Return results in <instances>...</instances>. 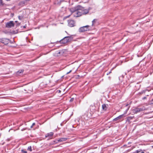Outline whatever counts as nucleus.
Returning a JSON list of instances; mask_svg holds the SVG:
<instances>
[{"label": "nucleus", "instance_id": "31", "mask_svg": "<svg viewBox=\"0 0 153 153\" xmlns=\"http://www.w3.org/2000/svg\"><path fill=\"white\" fill-rule=\"evenodd\" d=\"M24 152L25 153H26V152Z\"/></svg>", "mask_w": 153, "mask_h": 153}, {"label": "nucleus", "instance_id": "25", "mask_svg": "<svg viewBox=\"0 0 153 153\" xmlns=\"http://www.w3.org/2000/svg\"><path fill=\"white\" fill-rule=\"evenodd\" d=\"M128 105V104H127V105H126V106H127Z\"/></svg>", "mask_w": 153, "mask_h": 153}, {"label": "nucleus", "instance_id": "14", "mask_svg": "<svg viewBox=\"0 0 153 153\" xmlns=\"http://www.w3.org/2000/svg\"><path fill=\"white\" fill-rule=\"evenodd\" d=\"M97 20L96 19H94L92 21V26H93L94 24L96 23Z\"/></svg>", "mask_w": 153, "mask_h": 153}, {"label": "nucleus", "instance_id": "16", "mask_svg": "<svg viewBox=\"0 0 153 153\" xmlns=\"http://www.w3.org/2000/svg\"><path fill=\"white\" fill-rule=\"evenodd\" d=\"M28 149L31 152L32 151L31 147V146H29L28 148Z\"/></svg>", "mask_w": 153, "mask_h": 153}, {"label": "nucleus", "instance_id": "32", "mask_svg": "<svg viewBox=\"0 0 153 153\" xmlns=\"http://www.w3.org/2000/svg\"><path fill=\"white\" fill-rule=\"evenodd\" d=\"M152 129L153 130V128H152Z\"/></svg>", "mask_w": 153, "mask_h": 153}, {"label": "nucleus", "instance_id": "1", "mask_svg": "<svg viewBox=\"0 0 153 153\" xmlns=\"http://www.w3.org/2000/svg\"><path fill=\"white\" fill-rule=\"evenodd\" d=\"M83 7L80 5L70 8V10L72 13H73L74 16L75 17H78L82 15L81 10H83Z\"/></svg>", "mask_w": 153, "mask_h": 153}, {"label": "nucleus", "instance_id": "4", "mask_svg": "<svg viewBox=\"0 0 153 153\" xmlns=\"http://www.w3.org/2000/svg\"><path fill=\"white\" fill-rule=\"evenodd\" d=\"M145 109V108L144 107L142 108H136L132 109L133 113L134 114L137 113Z\"/></svg>", "mask_w": 153, "mask_h": 153}, {"label": "nucleus", "instance_id": "2", "mask_svg": "<svg viewBox=\"0 0 153 153\" xmlns=\"http://www.w3.org/2000/svg\"><path fill=\"white\" fill-rule=\"evenodd\" d=\"M72 38L71 36H66L61 40L60 42L62 43L65 44L71 41Z\"/></svg>", "mask_w": 153, "mask_h": 153}, {"label": "nucleus", "instance_id": "22", "mask_svg": "<svg viewBox=\"0 0 153 153\" xmlns=\"http://www.w3.org/2000/svg\"><path fill=\"white\" fill-rule=\"evenodd\" d=\"M140 152V151L139 150H137L135 151V153H138L139 152Z\"/></svg>", "mask_w": 153, "mask_h": 153}, {"label": "nucleus", "instance_id": "15", "mask_svg": "<svg viewBox=\"0 0 153 153\" xmlns=\"http://www.w3.org/2000/svg\"><path fill=\"white\" fill-rule=\"evenodd\" d=\"M4 5V3L3 2L2 0H0V6H2Z\"/></svg>", "mask_w": 153, "mask_h": 153}, {"label": "nucleus", "instance_id": "8", "mask_svg": "<svg viewBox=\"0 0 153 153\" xmlns=\"http://www.w3.org/2000/svg\"><path fill=\"white\" fill-rule=\"evenodd\" d=\"M82 14H86L89 12V10L88 9H84L83 8V10H81Z\"/></svg>", "mask_w": 153, "mask_h": 153}, {"label": "nucleus", "instance_id": "10", "mask_svg": "<svg viewBox=\"0 0 153 153\" xmlns=\"http://www.w3.org/2000/svg\"><path fill=\"white\" fill-rule=\"evenodd\" d=\"M53 134L52 132H50V133L47 134L45 136L46 137H49L52 136Z\"/></svg>", "mask_w": 153, "mask_h": 153}, {"label": "nucleus", "instance_id": "30", "mask_svg": "<svg viewBox=\"0 0 153 153\" xmlns=\"http://www.w3.org/2000/svg\"><path fill=\"white\" fill-rule=\"evenodd\" d=\"M24 152L25 153H26V152Z\"/></svg>", "mask_w": 153, "mask_h": 153}, {"label": "nucleus", "instance_id": "9", "mask_svg": "<svg viewBox=\"0 0 153 153\" xmlns=\"http://www.w3.org/2000/svg\"><path fill=\"white\" fill-rule=\"evenodd\" d=\"M67 139L65 138H61L59 139L58 140V141L59 142H62L63 141H66L67 140Z\"/></svg>", "mask_w": 153, "mask_h": 153}, {"label": "nucleus", "instance_id": "27", "mask_svg": "<svg viewBox=\"0 0 153 153\" xmlns=\"http://www.w3.org/2000/svg\"><path fill=\"white\" fill-rule=\"evenodd\" d=\"M58 91H59V92H61L60 91V90H59Z\"/></svg>", "mask_w": 153, "mask_h": 153}, {"label": "nucleus", "instance_id": "18", "mask_svg": "<svg viewBox=\"0 0 153 153\" xmlns=\"http://www.w3.org/2000/svg\"><path fill=\"white\" fill-rule=\"evenodd\" d=\"M129 107H128V108H127V109L126 110V111L124 113V114H126V113H127V111L128 110V109H129Z\"/></svg>", "mask_w": 153, "mask_h": 153}, {"label": "nucleus", "instance_id": "12", "mask_svg": "<svg viewBox=\"0 0 153 153\" xmlns=\"http://www.w3.org/2000/svg\"><path fill=\"white\" fill-rule=\"evenodd\" d=\"M4 39L5 40V41H6V42H2L5 45L7 44L9 42V40L7 39Z\"/></svg>", "mask_w": 153, "mask_h": 153}, {"label": "nucleus", "instance_id": "20", "mask_svg": "<svg viewBox=\"0 0 153 153\" xmlns=\"http://www.w3.org/2000/svg\"><path fill=\"white\" fill-rule=\"evenodd\" d=\"M18 18L19 19L21 20L22 19V17L20 16H18Z\"/></svg>", "mask_w": 153, "mask_h": 153}, {"label": "nucleus", "instance_id": "7", "mask_svg": "<svg viewBox=\"0 0 153 153\" xmlns=\"http://www.w3.org/2000/svg\"><path fill=\"white\" fill-rule=\"evenodd\" d=\"M123 116H124L123 114L120 115L118 117H117L114 119L113 120L114 121H116L119 120L121 118L123 117Z\"/></svg>", "mask_w": 153, "mask_h": 153}, {"label": "nucleus", "instance_id": "5", "mask_svg": "<svg viewBox=\"0 0 153 153\" xmlns=\"http://www.w3.org/2000/svg\"><path fill=\"white\" fill-rule=\"evenodd\" d=\"M14 26V24L13 21H10L9 22H7L6 24V27L7 28H10Z\"/></svg>", "mask_w": 153, "mask_h": 153}, {"label": "nucleus", "instance_id": "23", "mask_svg": "<svg viewBox=\"0 0 153 153\" xmlns=\"http://www.w3.org/2000/svg\"><path fill=\"white\" fill-rule=\"evenodd\" d=\"M25 3V2L23 1H22V2H20V4H24Z\"/></svg>", "mask_w": 153, "mask_h": 153}, {"label": "nucleus", "instance_id": "24", "mask_svg": "<svg viewBox=\"0 0 153 153\" xmlns=\"http://www.w3.org/2000/svg\"><path fill=\"white\" fill-rule=\"evenodd\" d=\"M71 70L70 71L68 72L67 74H69V73H70L71 72Z\"/></svg>", "mask_w": 153, "mask_h": 153}, {"label": "nucleus", "instance_id": "19", "mask_svg": "<svg viewBox=\"0 0 153 153\" xmlns=\"http://www.w3.org/2000/svg\"><path fill=\"white\" fill-rule=\"evenodd\" d=\"M35 125V123H33L32 124V126H30V128H33V126H34Z\"/></svg>", "mask_w": 153, "mask_h": 153}, {"label": "nucleus", "instance_id": "21", "mask_svg": "<svg viewBox=\"0 0 153 153\" xmlns=\"http://www.w3.org/2000/svg\"><path fill=\"white\" fill-rule=\"evenodd\" d=\"M74 100V98H72L70 99V102H72Z\"/></svg>", "mask_w": 153, "mask_h": 153}, {"label": "nucleus", "instance_id": "17", "mask_svg": "<svg viewBox=\"0 0 153 153\" xmlns=\"http://www.w3.org/2000/svg\"><path fill=\"white\" fill-rule=\"evenodd\" d=\"M23 72V70H20V71H18L17 72V73L18 74H20V73H22Z\"/></svg>", "mask_w": 153, "mask_h": 153}, {"label": "nucleus", "instance_id": "13", "mask_svg": "<svg viewBox=\"0 0 153 153\" xmlns=\"http://www.w3.org/2000/svg\"><path fill=\"white\" fill-rule=\"evenodd\" d=\"M133 117H128L127 118V121H129L131 119H132Z\"/></svg>", "mask_w": 153, "mask_h": 153}, {"label": "nucleus", "instance_id": "11", "mask_svg": "<svg viewBox=\"0 0 153 153\" xmlns=\"http://www.w3.org/2000/svg\"><path fill=\"white\" fill-rule=\"evenodd\" d=\"M102 109L104 110H105L107 109L106 105L105 104H103L102 105Z\"/></svg>", "mask_w": 153, "mask_h": 153}, {"label": "nucleus", "instance_id": "3", "mask_svg": "<svg viewBox=\"0 0 153 153\" xmlns=\"http://www.w3.org/2000/svg\"><path fill=\"white\" fill-rule=\"evenodd\" d=\"M90 26L89 25H86L80 27L79 29V31L80 32H83L89 30Z\"/></svg>", "mask_w": 153, "mask_h": 153}, {"label": "nucleus", "instance_id": "6", "mask_svg": "<svg viewBox=\"0 0 153 153\" xmlns=\"http://www.w3.org/2000/svg\"><path fill=\"white\" fill-rule=\"evenodd\" d=\"M75 22L73 20H70L68 22V25L70 27H72L74 26Z\"/></svg>", "mask_w": 153, "mask_h": 153}, {"label": "nucleus", "instance_id": "28", "mask_svg": "<svg viewBox=\"0 0 153 153\" xmlns=\"http://www.w3.org/2000/svg\"><path fill=\"white\" fill-rule=\"evenodd\" d=\"M6 0V1H10V0Z\"/></svg>", "mask_w": 153, "mask_h": 153}, {"label": "nucleus", "instance_id": "26", "mask_svg": "<svg viewBox=\"0 0 153 153\" xmlns=\"http://www.w3.org/2000/svg\"><path fill=\"white\" fill-rule=\"evenodd\" d=\"M23 27L24 28H25V27H26V26H24Z\"/></svg>", "mask_w": 153, "mask_h": 153}, {"label": "nucleus", "instance_id": "29", "mask_svg": "<svg viewBox=\"0 0 153 153\" xmlns=\"http://www.w3.org/2000/svg\"><path fill=\"white\" fill-rule=\"evenodd\" d=\"M141 153H144L143 152H141Z\"/></svg>", "mask_w": 153, "mask_h": 153}]
</instances>
